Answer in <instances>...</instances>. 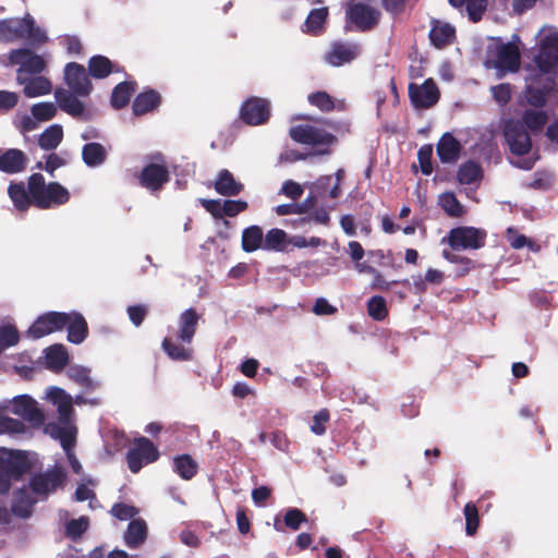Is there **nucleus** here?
<instances>
[{
    "label": "nucleus",
    "instance_id": "c03bdc74",
    "mask_svg": "<svg viewBox=\"0 0 558 558\" xmlns=\"http://www.w3.org/2000/svg\"><path fill=\"white\" fill-rule=\"evenodd\" d=\"M287 233L278 228L270 229L263 240V250L280 252L286 247Z\"/></svg>",
    "mask_w": 558,
    "mask_h": 558
},
{
    "label": "nucleus",
    "instance_id": "423d86ee",
    "mask_svg": "<svg viewBox=\"0 0 558 558\" xmlns=\"http://www.w3.org/2000/svg\"><path fill=\"white\" fill-rule=\"evenodd\" d=\"M160 457L158 448L147 437L135 438L126 452L125 459L129 470L136 474L144 465L156 462Z\"/></svg>",
    "mask_w": 558,
    "mask_h": 558
},
{
    "label": "nucleus",
    "instance_id": "3c124183",
    "mask_svg": "<svg viewBox=\"0 0 558 558\" xmlns=\"http://www.w3.org/2000/svg\"><path fill=\"white\" fill-rule=\"evenodd\" d=\"M308 102L323 112H330L335 109L333 98L326 92H315L308 95Z\"/></svg>",
    "mask_w": 558,
    "mask_h": 558
},
{
    "label": "nucleus",
    "instance_id": "bb28decb",
    "mask_svg": "<svg viewBox=\"0 0 558 558\" xmlns=\"http://www.w3.org/2000/svg\"><path fill=\"white\" fill-rule=\"evenodd\" d=\"M199 316L194 308H187L179 317L177 338L184 343H191L198 325Z\"/></svg>",
    "mask_w": 558,
    "mask_h": 558
},
{
    "label": "nucleus",
    "instance_id": "e433bc0d",
    "mask_svg": "<svg viewBox=\"0 0 558 558\" xmlns=\"http://www.w3.org/2000/svg\"><path fill=\"white\" fill-rule=\"evenodd\" d=\"M147 537V526L143 520H132L126 529L124 541L130 548H137Z\"/></svg>",
    "mask_w": 558,
    "mask_h": 558
},
{
    "label": "nucleus",
    "instance_id": "5701e85b",
    "mask_svg": "<svg viewBox=\"0 0 558 558\" xmlns=\"http://www.w3.org/2000/svg\"><path fill=\"white\" fill-rule=\"evenodd\" d=\"M460 142L451 134L445 133L437 144V155L442 163L456 162L461 153Z\"/></svg>",
    "mask_w": 558,
    "mask_h": 558
},
{
    "label": "nucleus",
    "instance_id": "393cba45",
    "mask_svg": "<svg viewBox=\"0 0 558 558\" xmlns=\"http://www.w3.org/2000/svg\"><path fill=\"white\" fill-rule=\"evenodd\" d=\"M160 102L161 96L157 90L146 89L134 98L132 110L136 117H141L156 110Z\"/></svg>",
    "mask_w": 558,
    "mask_h": 558
},
{
    "label": "nucleus",
    "instance_id": "7ed1b4c3",
    "mask_svg": "<svg viewBox=\"0 0 558 558\" xmlns=\"http://www.w3.org/2000/svg\"><path fill=\"white\" fill-rule=\"evenodd\" d=\"M32 469L25 451L0 448V494L10 492L13 481H20Z\"/></svg>",
    "mask_w": 558,
    "mask_h": 558
},
{
    "label": "nucleus",
    "instance_id": "4be33fe9",
    "mask_svg": "<svg viewBox=\"0 0 558 558\" xmlns=\"http://www.w3.org/2000/svg\"><path fill=\"white\" fill-rule=\"evenodd\" d=\"M27 157L17 148H9L0 155V171L9 174L20 173L26 169Z\"/></svg>",
    "mask_w": 558,
    "mask_h": 558
},
{
    "label": "nucleus",
    "instance_id": "bf43d9fd",
    "mask_svg": "<svg viewBox=\"0 0 558 558\" xmlns=\"http://www.w3.org/2000/svg\"><path fill=\"white\" fill-rule=\"evenodd\" d=\"M25 430L22 421L9 416H0V433L19 434Z\"/></svg>",
    "mask_w": 558,
    "mask_h": 558
},
{
    "label": "nucleus",
    "instance_id": "6e6552de",
    "mask_svg": "<svg viewBox=\"0 0 558 558\" xmlns=\"http://www.w3.org/2000/svg\"><path fill=\"white\" fill-rule=\"evenodd\" d=\"M493 65L498 71V77L506 73H515L520 69L521 53L519 47L513 43H500L492 51Z\"/></svg>",
    "mask_w": 558,
    "mask_h": 558
},
{
    "label": "nucleus",
    "instance_id": "f03ea898",
    "mask_svg": "<svg viewBox=\"0 0 558 558\" xmlns=\"http://www.w3.org/2000/svg\"><path fill=\"white\" fill-rule=\"evenodd\" d=\"M28 190L33 205L39 209H50L64 205L70 199V192L59 182L46 183L41 173L28 178Z\"/></svg>",
    "mask_w": 558,
    "mask_h": 558
},
{
    "label": "nucleus",
    "instance_id": "473e14b6",
    "mask_svg": "<svg viewBox=\"0 0 558 558\" xmlns=\"http://www.w3.org/2000/svg\"><path fill=\"white\" fill-rule=\"evenodd\" d=\"M136 84L134 82L124 81L117 84L112 90L110 104L117 109H123L130 102L132 95L135 93Z\"/></svg>",
    "mask_w": 558,
    "mask_h": 558
},
{
    "label": "nucleus",
    "instance_id": "0eeeda50",
    "mask_svg": "<svg viewBox=\"0 0 558 558\" xmlns=\"http://www.w3.org/2000/svg\"><path fill=\"white\" fill-rule=\"evenodd\" d=\"M502 134L511 154L525 156L531 151V136L520 120L509 119L505 121Z\"/></svg>",
    "mask_w": 558,
    "mask_h": 558
},
{
    "label": "nucleus",
    "instance_id": "58836bf2",
    "mask_svg": "<svg viewBox=\"0 0 558 558\" xmlns=\"http://www.w3.org/2000/svg\"><path fill=\"white\" fill-rule=\"evenodd\" d=\"M63 140V129L60 124L47 128L38 138V145L45 150L56 149Z\"/></svg>",
    "mask_w": 558,
    "mask_h": 558
},
{
    "label": "nucleus",
    "instance_id": "864d4df0",
    "mask_svg": "<svg viewBox=\"0 0 558 558\" xmlns=\"http://www.w3.org/2000/svg\"><path fill=\"white\" fill-rule=\"evenodd\" d=\"M89 526L87 517H80L78 519H71L65 525V534L72 539L81 537Z\"/></svg>",
    "mask_w": 558,
    "mask_h": 558
},
{
    "label": "nucleus",
    "instance_id": "412c9836",
    "mask_svg": "<svg viewBox=\"0 0 558 558\" xmlns=\"http://www.w3.org/2000/svg\"><path fill=\"white\" fill-rule=\"evenodd\" d=\"M16 82L23 85V93L28 98L48 95L52 90V84L50 80L45 76L27 77L25 75L17 74Z\"/></svg>",
    "mask_w": 558,
    "mask_h": 558
},
{
    "label": "nucleus",
    "instance_id": "b1692460",
    "mask_svg": "<svg viewBox=\"0 0 558 558\" xmlns=\"http://www.w3.org/2000/svg\"><path fill=\"white\" fill-rule=\"evenodd\" d=\"M48 432L53 438L60 440L63 450L66 452L68 458L73 456V447L75 446L76 429L71 424L60 426L57 423H49L46 426Z\"/></svg>",
    "mask_w": 558,
    "mask_h": 558
},
{
    "label": "nucleus",
    "instance_id": "a211bd4d",
    "mask_svg": "<svg viewBox=\"0 0 558 558\" xmlns=\"http://www.w3.org/2000/svg\"><path fill=\"white\" fill-rule=\"evenodd\" d=\"M170 181V173L165 165L148 163L146 165L140 175L138 182L142 187L154 192H159L166 183Z\"/></svg>",
    "mask_w": 558,
    "mask_h": 558
},
{
    "label": "nucleus",
    "instance_id": "49530a36",
    "mask_svg": "<svg viewBox=\"0 0 558 558\" xmlns=\"http://www.w3.org/2000/svg\"><path fill=\"white\" fill-rule=\"evenodd\" d=\"M367 314L376 322L384 320L388 314L387 302L381 295H374L367 301Z\"/></svg>",
    "mask_w": 558,
    "mask_h": 558
},
{
    "label": "nucleus",
    "instance_id": "a878e982",
    "mask_svg": "<svg viewBox=\"0 0 558 558\" xmlns=\"http://www.w3.org/2000/svg\"><path fill=\"white\" fill-rule=\"evenodd\" d=\"M214 189L218 194L231 197L238 196L243 191L244 185L236 181L228 169H222L218 172Z\"/></svg>",
    "mask_w": 558,
    "mask_h": 558
},
{
    "label": "nucleus",
    "instance_id": "20e7f679",
    "mask_svg": "<svg viewBox=\"0 0 558 558\" xmlns=\"http://www.w3.org/2000/svg\"><path fill=\"white\" fill-rule=\"evenodd\" d=\"M381 19L378 8L368 2L350 0L345 7V32L367 33L377 27Z\"/></svg>",
    "mask_w": 558,
    "mask_h": 558
},
{
    "label": "nucleus",
    "instance_id": "f8f14e48",
    "mask_svg": "<svg viewBox=\"0 0 558 558\" xmlns=\"http://www.w3.org/2000/svg\"><path fill=\"white\" fill-rule=\"evenodd\" d=\"M240 118L247 125H262L270 118V102L266 98L250 97L241 106Z\"/></svg>",
    "mask_w": 558,
    "mask_h": 558
},
{
    "label": "nucleus",
    "instance_id": "c9c22d12",
    "mask_svg": "<svg viewBox=\"0 0 558 558\" xmlns=\"http://www.w3.org/2000/svg\"><path fill=\"white\" fill-rule=\"evenodd\" d=\"M82 159L88 167H98L106 161L107 150L100 143H87L82 148Z\"/></svg>",
    "mask_w": 558,
    "mask_h": 558
},
{
    "label": "nucleus",
    "instance_id": "338daca9",
    "mask_svg": "<svg viewBox=\"0 0 558 558\" xmlns=\"http://www.w3.org/2000/svg\"><path fill=\"white\" fill-rule=\"evenodd\" d=\"M147 313L148 310L145 305H131L128 307L129 318L136 327L142 325Z\"/></svg>",
    "mask_w": 558,
    "mask_h": 558
},
{
    "label": "nucleus",
    "instance_id": "680f3d73",
    "mask_svg": "<svg viewBox=\"0 0 558 558\" xmlns=\"http://www.w3.org/2000/svg\"><path fill=\"white\" fill-rule=\"evenodd\" d=\"M492 95L500 106L507 105L511 99V87L508 83H501L490 88Z\"/></svg>",
    "mask_w": 558,
    "mask_h": 558
},
{
    "label": "nucleus",
    "instance_id": "dca6fc26",
    "mask_svg": "<svg viewBox=\"0 0 558 558\" xmlns=\"http://www.w3.org/2000/svg\"><path fill=\"white\" fill-rule=\"evenodd\" d=\"M361 53V46L356 43L333 41L325 53V61L331 66H342L355 60Z\"/></svg>",
    "mask_w": 558,
    "mask_h": 558
},
{
    "label": "nucleus",
    "instance_id": "774afa93",
    "mask_svg": "<svg viewBox=\"0 0 558 558\" xmlns=\"http://www.w3.org/2000/svg\"><path fill=\"white\" fill-rule=\"evenodd\" d=\"M19 102V95L14 92L0 90V112L13 109Z\"/></svg>",
    "mask_w": 558,
    "mask_h": 558
},
{
    "label": "nucleus",
    "instance_id": "1a4fd4ad",
    "mask_svg": "<svg viewBox=\"0 0 558 558\" xmlns=\"http://www.w3.org/2000/svg\"><path fill=\"white\" fill-rule=\"evenodd\" d=\"M486 232L474 227H456L449 231L448 243L453 251L478 250L485 245Z\"/></svg>",
    "mask_w": 558,
    "mask_h": 558
},
{
    "label": "nucleus",
    "instance_id": "2f4dec72",
    "mask_svg": "<svg viewBox=\"0 0 558 558\" xmlns=\"http://www.w3.org/2000/svg\"><path fill=\"white\" fill-rule=\"evenodd\" d=\"M172 468L184 481L192 480L198 472V463L189 453L175 456L172 461Z\"/></svg>",
    "mask_w": 558,
    "mask_h": 558
},
{
    "label": "nucleus",
    "instance_id": "ddd939ff",
    "mask_svg": "<svg viewBox=\"0 0 558 558\" xmlns=\"http://www.w3.org/2000/svg\"><path fill=\"white\" fill-rule=\"evenodd\" d=\"M409 97L416 109H428L435 106L440 97L439 89L433 78H427L421 85L409 84Z\"/></svg>",
    "mask_w": 558,
    "mask_h": 558
},
{
    "label": "nucleus",
    "instance_id": "0e129e2a",
    "mask_svg": "<svg viewBox=\"0 0 558 558\" xmlns=\"http://www.w3.org/2000/svg\"><path fill=\"white\" fill-rule=\"evenodd\" d=\"M332 177L322 175L313 185L314 192L318 197H329V190L332 187Z\"/></svg>",
    "mask_w": 558,
    "mask_h": 558
},
{
    "label": "nucleus",
    "instance_id": "7c9ffc66",
    "mask_svg": "<svg viewBox=\"0 0 558 558\" xmlns=\"http://www.w3.org/2000/svg\"><path fill=\"white\" fill-rule=\"evenodd\" d=\"M69 315V323L65 326L68 328V340L74 344H80L88 335L87 323L80 313H72Z\"/></svg>",
    "mask_w": 558,
    "mask_h": 558
},
{
    "label": "nucleus",
    "instance_id": "de8ad7c7",
    "mask_svg": "<svg viewBox=\"0 0 558 558\" xmlns=\"http://www.w3.org/2000/svg\"><path fill=\"white\" fill-rule=\"evenodd\" d=\"M20 341V332L14 325L7 324L0 326V350H4L14 347Z\"/></svg>",
    "mask_w": 558,
    "mask_h": 558
},
{
    "label": "nucleus",
    "instance_id": "72a5a7b5",
    "mask_svg": "<svg viewBox=\"0 0 558 558\" xmlns=\"http://www.w3.org/2000/svg\"><path fill=\"white\" fill-rule=\"evenodd\" d=\"M483 178V169L474 160H468L459 166L457 180L462 185L480 182Z\"/></svg>",
    "mask_w": 558,
    "mask_h": 558
},
{
    "label": "nucleus",
    "instance_id": "4d7b16f0",
    "mask_svg": "<svg viewBox=\"0 0 558 558\" xmlns=\"http://www.w3.org/2000/svg\"><path fill=\"white\" fill-rule=\"evenodd\" d=\"M248 208V204L242 199H225L222 202L223 217H235L240 213L245 211Z\"/></svg>",
    "mask_w": 558,
    "mask_h": 558
},
{
    "label": "nucleus",
    "instance_id": "f3484780",
    "mask_svg": "<svg viewBox=\"0 0 558 558\" xmlns=\"http://www.w3.org/2000/svg\"><path fill=\"white\" fill-rule=\"evenodd\" d=\"M35 28L33 17L0 20V41L12 43L25 38Z\"/></svg>",
    "mask_w": 558,
    "mask_h": 558
},
{
    "label": "nucleus",
    "instance_id": "9d476101",
    "mask_svg": "<svg viewBox=\"0 0 558 558\" xmlns=\"http://www.w3.org/2000/svg\"><path fill=\"white\" fill-rule=\"evenodd\" d=\"M70 315L61 312H48L40 315L28 328L27 336L40 339L47 335L60 331L69 323Z\"/></svg>",
    "mask_w": 558,
    "mask_h": 558
},
{
    "label": "nucleus",
    "instance_id": "f704fd0d",
    "mask_svg": "<svg viewBox=\"0 0 558 558\" xmlns=\"http://www.w3.org/2000/svg\"><path fill=\"white\" fill-rule=\"evenodd\" d=\"M8 194L19 211H26L33 205V198L29 190L25 189L24 183H10Z\"/></svg>",
    "mask_w": 558,
    "mask_h": 558
},
{
    "label": "nucleus",
    "instance_id": "603ef678",
    "mask_svg": "<svg viewBox=\"0 0 558 558\" xmlns=\"http://www.w3.org/2000/svg\"><path fill=\"white\" fill-rule=\"evenodd\" d=\"M464 517H465V533L469 536H473L480 525V517H478V510L475 504L468 502L464 506Z\"/></svg>",
    "mask_w": 558,
    "mask_h": 558
},
{
    "label": "nucleus",
    "instance_id": "c756f323",
    "mask_svg": "<svg viewBox=\"0 0 558 558\" xmlns=\"http://www.w3.org/2000/svg\"><path fill=\"white\" fill-rule=\"evenodd\" d=\"M37 499L32 496L26 487L17 489L12 499V512L20 518H28Z\"/></svg>",
    "mask_w": 558,
    "mask_h": 558
},
{
    "label": "nucleus",
    "instance_id": "c85d7f7f",
    "mask_svg": "<svg viewBox=\"0 0 558 558\" xmlns=\"http://www.w3.org/2000/svg\"><path fill=\"white\" fill-rule=\"evenodd\" d=\"M88 73L97 80L108 77L111 73L120 72L122 69L113 63L109 58L96 54L89 58L87 63Z\"/></svg>",
    "mask_w": 558,
    "mask_h": 558
},
{
    "label": "nucleus",
    "instance_id": "39448f33",
    "mask_svg": "<svg viewBox=\"0 0 558 558\" xmlns=\"http://www.w3.org/2000/svg\"><path fill=\"white\" fill-rule=\"evenodd\" d=\"M290 137L302 145L316 147L313 155H329L338 138L323 128L311 124H299L289 130Z\"/></svg>",
    "mask_w": 558,
    "mask_h": 558
},
{
    "label": "nucleus",
    "instance_id": "4c0bfd02",
    "mask_svg": "<svg viewBox=\"0 0 558 558\" xmlns=\"http://www.w3.org/2000/svg\"><path fill=\"white\" fill-rule=\"evenodd\" d=\"M264 233L259 226H250L242 232V250L246 253L263 248Z\"/></svg>",
    "mask_w": 558,
    "mask_h": 558
},
{
    "label": "nucleus",
    "instance_id": "4468645a",
    "mask_svg": "<svg viewBox=\"0 0 558 558\" xmlns=\"http://www.w3.org/2000/svg\"><path fill=\"white\" fill-rule=\"evenodd\" d=\"M10 65H20L17 74H40L46 69L43 57L27 48L13 49L8 56Z\"/></svg>",
    "mask_w": 558,
    "mask_h": 558
},
{
    "label": "nucleus",
    "instance_id": "f257e3e1",
    "mask_svg": "<svg viewBox=\"0 0 558 558\" xmlns=\"http://www.w3.org/2000/svg\"><path fill=\"white\" fill-rule=\"evenodd\" d=\"M64 82L68 88L57 87L54 99L57 106L74 119L89 121L94 114L85 108L78 97H87L93 90L89 73L84 65L69 62L64 68Z\"/></svg>",
    "mask_w": 558,
    "mask_h": 558
},
{
    "label": "nucleus",
    "instance_id": "aec40b11",
    "mask_svg": "<svg viewBox=\"0 0 558 558\" xmlns=\"http://www.w3.org/2000/svg\"><path fill=\"white\" fill-rule=\"evenodd\" d=\"M428 37L435 48L444 49L453 44L456 28L449 23L433 20Z\"/></svg>",
    "mask_w": 558,
    "mask_h": 558
},
{
    "label": "nucleus",
    "instance_id": "79ce46f5",
    "mask_svg": "<svg viewBox=\"0 0 558 558\" xmlns=\"http://www.w3.org/2000/svg\"><path fill=\"white\" fill-rule=\"evenodd\" d=\"M520 121L524 124L526 130L529 129L531 132L537 133L541 132L546 125L548 121V114L546 111L526 109L523 112L522 119Z\"/></svg>",
    "mask_w": 558,
    "mask_h": 558
},
{
    "label": "nucleus",
    "instance_id": "e2e57ef3",
    "mask_svg": "<svg viewBox=\"0 0 558 558\" xmlns=\"http://www.w3.org/2000/svg\"><path fill=\"white\" fill-rule=\"evenodd\" d=\"M111 513L119 520H129L137 513V510L133 506L118 502L113 505Z\"/></svg>",
    "mask_w": 558,
    "mask_h": 558
},
{
    "label": "nucleus",
    "instance_id": "5fc2aeb1",
    "mask_svg": "<svg viewBox=\"0 0 558 558\" xmlns=\"http://www.w3.org/2000/svg\"><path fill=\"white\" fill-rule=\"evenodd\" d=\"M283 522L287 527L298 531L303 523L307 522V517L299 508H289L284 513Z\"/></svg>",
    "mask_w": 558,
    "mask_h": 558
},
{
    "label": "nucleus",
    "instance_id": "13d9d810",
    "mask_svg": "<svg viewBox=\"0 0 558 558\" xmlns=\"http://www.w3.org/2000/svg\"><path fill=\"white\" fill-rule=\"evenodd\" d=\"M57 405L59 422L62 425H69L72 422L74 415V409L72 404V398L60 401Z\"/></svg>",
    "mask_w": 558,
    "mask_h": 558
},
{
    "label": "nucleus",
    "instance_id": "69168bd1",
    "mask_svg": "<svg viewBox=\"0 0 558 558\" xmlns=\"http://www.w3.org/2000/svg\"><path fill=\"white\" fill-rule=\"evenodd\" d=\"M201 205L208 211L215 219H222V203L220 199H199Z\"/></svg>",
    "mask_w": 558,
    "mask_h": 558
},
{
    "label": "nucleus",
    "instance_id": "ea45409f",
    "mask_svg": "<svg viewBox=\"0 0 558 558\" xmlns=\"http://www.w3.org/2000/svg\"><path fill=\"white\" fill-rule=\"evenodd\" d=\"M454 8L465 7L469 19L476 23L482 20V16L487 8V0H448Z\"/></svg>",
    "mask_w": 558,
    "mask_h": 558
},
{
    "label": "nucleus",
    "instance_id": "cd10ccee",
    "mask_svg": "<svg viewBox=\"0 0 558 558\" xmlns=\"http://www.w3.org/2000/svg\"><path fill=\"white\" fill-rule=\"evenodd\" d=\"M328 16L329 9L327 7L311 10L302 25V32L312 36L323 34Z\"/></svg>",
    "mask_w": 558,
    "mask_h": 558
},
{
    "label": "nucleus",
    "instance_id": "9b49d317",
    "mask_svg": "<svg viewBox=\"0 0 558 558\" xmlns=\"http://www.w3.org/2000/svg\"><path fill=\"white\" fill-rule=\"evenodd\" d=\"M65 473L60 468H53L46 472L37 473L29 480V489L38 497L46 498L49 494L62 486Z\"/></svg>",
    "mask_w": 558,
    "mask_h": 558
},
{
    "label": "nucleus",
    "instance_id": "2eb2a0df",
    "mask_svg": "<svg viewBox=\"0 0 558 558\" xmlns=\"http://www.w3.org/2000/svg\"><path fill=\"white\" fill-rule=\"evenodd\" d=\"M539 72L547 74L558 65V32L546 35L539 45V51L534 57Z\"/></svg>",
    "mask_w": 558,
    "mask_h": 558
},
{
    "label": "nucleus",
    "instance_id": "a18cd8bd",
    "mask_svg": "<svg viewBox=\"0 0 558 558\" xmlns=\"http://www.w3.org/2000/svg\"><path fill=\"white\" fill-rule=\"evenodd\" d=\"M439 205L449 217L459 218L464 214L462 204L452 192L442 193L439 196Z\"/></svg>",
    "mask_w": 558,
    "mask_h": 558
},
{
    "label": "nucleus",
    "instance_id": "8fccbe9b",
    "mask_svg": "<svg viewBox=\"0 0 558 558\" xmlns=\"http://www.w3.org/2000/svg\"><path fill=\"white\" fill-rule=\"evenodd\" d=\"M549 96V88L543 87H534V86H526L525 88V97L527 102L535 107V108H542L546 105L547 98Z\"/></svg>",
    "mask_w": 558,
    "mask_h": 558
},
{
    "label": "nucleus",
    "instance_id": "a19ab883",
    "mask_svg": "<svg viewBox=\"0 0 558 558\" xmlns=\"http://www.w3.org/2000/svg\"><path fill=\"white\" fill-rule=\"evenodd\" d=\"M69 362V354L62 344H53L46 350V363L50 369H62Z\"/></svg>",
    "mask_w": 558,
    "mask_h": 558
},
{
    "label": "nucleus",
    "instance_id": "6e6d98bb",
    "mask_svg": "<svg viewBox=\"0 0 558 558\" xmlns=\"http://www.w3.org/2000/svg\"><path fill=\"white\" fill-rule=\"evenodd\" d=\"M432 156L433 147L428 144L423 145L417 151L421 171L425 175H429L433 172Z\"/></svg>",
    "mask_w": 558,
    "mask_h": 558
},
{
    "label": "nucleus",
    "instance_id": "09e8293b",
    "mask_svg": "<svg viewBox=\"0 0 558 558\" xmlns=\"http://www.w3.org/2000/svg\"><path fill=\"white\" fill-rule=\"evenodd\" d=\"M58 111V107L53 102H38L31 108L32 116L38 122L52 120Z\"/></svg>",
    "mask_w": 558,
    "mask_h": 558
},
{
    "label": "nucleus",
    "instance_id": "37998d69",
    "mask_svg": "<svg viewBox=\"0 0 558 558\" xmlns=\"http://www.w3.org/2000/svg\"><path fill=\"white\" fill-rule=\"evenodd\" d=\"M162 349L166 354L174 361H190L193 359V350L174 343L170 338H165Z\"/></svg>",
    "mask_w": 558,
    "mask_h": 558
},
{
    "label": "nucleus",
    "instance_id": "052dcab7",
    "mask_svg": "<svg viewBox=\"0 0 558 558\" xmlns=\"http://www.w3.org/2000/svg\"><path fill=\"white\" fill-rule=\"evenodd\" d=\"M330 415L327 409L319 410L313 417V423L311 425V430L315 435H324L326 433L325 424L329 421Z\"/></svg>",
    "mask_w": 558,
    "mask_h": 558
},
{
    "label": "nucleus",
    "instance_id": "6ab92c4d",
    "mask_svg": "<svg viewBox=\"0 0 558 558\" xmlns=\"http://www.w3.org/2000/svg\"><path fill=\"white\" fill-rule=\"evenodd\" d=\"M11 412L35 427L41 426L45 422V415L38 408V403L32 397L25 395L14 398Z\"/></svg>",
    "mask_w": 558,
    "mask_h": 558
}]
</instances>
